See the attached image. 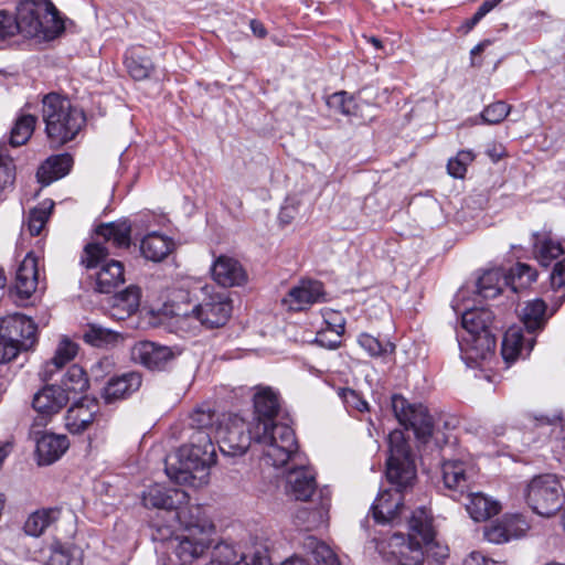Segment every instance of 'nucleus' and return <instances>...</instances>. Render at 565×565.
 Masks as SVG:
<instances>
[{"instance_id": "f257e3e1", "label": "nucleus", "mask_w": 565, "mask_h": 565, "mask_svg": "<svg viewBox=\"0 0 565 565\" xmlns=\"http://www.w3.org/2000/svg\"><path fill=\"white\" fill-rule=\"evenodd\" d=\"M385 473L395 489L381 491L371 507V512L376 523L396 526L401 524L405 511L403 490L411 487L416 478L411 448L402 430H393L388 435Z\"/></svg>"}, {"instance_id": "f03ea898", "label": "nucleus", "mask_w": 565, "mask_h": 565, "mask_svg": "<svg viewBox=\"0 0 565 565\" xmlns=\"http://www.w3.org/2000/svg\"><path fill=\"white\" fill-rule=\"evenodd\" d=\"M175 457L178 465L168 462L166 466L170 479L178 483H206L209 469L216 462V449L211 434L194 431L190 443L180 447Z\"/></svg>"}, {"instance_id": "7ed1b4c3", "label": "nucleus", "mask_w": 565, "mask_h": 565, "mask_svg": "<svg viewBox=\"0 0 565 565\" xmlns=\"http://www.w3.org/2000/svg\"><path fill=\"white\" fill-rule=\"evenodd\" d=\"M494 316L488 308H472L461 316V324L467 334L459 342L461 359L475 367L480 361L493 356L495 337L492 333Z\"/></svg>"}, {"instance_id": "20e7f679", "label": "nucleus", "mask_w": 565, "mask_h": 565, "mask_svg": "<svg viewBox=\"0 0 565 565\" xmlns=\"http://www.w3.org/2000/svg\"><path fill=\"white\" fill-rule=\"evenodd\" d=\"M178 521L183 532L171 541V545L181 562H192L211 545L214 525L199 504L181 510Z\"/></svg>"}, {"instance_id": "39448f33", "label": "nucleus", "mask_w": 565, "mask_h": 565, "mask_svg": "<svg viewBox=\"0 0 565 565\" xmlns=\"http://www.w3.org/2000/svg\"><path fill=\"white\" fill-rule=\"evenodd\" d=\"M42 118L45 132L53 146L73 140L85 124L84 113L74 107L68 98L50 93L42 100Z\"/></svg>"}, {"instance_id": "423d86ee", "label": "nucleus", "mask_w": 565, "mask_h": 565, "mask_svg": "<svg viewBox=\"0 0 565 565\" xmlns=\"http://www.w3.org/2000/svg\"><path fill=\"white\" fill-rule=\"evenodd\" d=\"M17 33L52 40L64 31V22L50 0H24L18 7Z\"/></svg>"}, {"instance_id": "0eeeda50", "label": "nucleus", "mask_w": 565, "mask_h": 565, "mask_svg": "<svg viewBox=\"0 0 565 565\" xmlns=\"http://www.w3.org/2000/svg\"><path fill=\"white\" fill-rule=\"evenodd\" d=\"M254 441L260 446L262 461L274 468L284 467L297 456L298 444L294 430L284 424L255 430Z\"/></svg>"}, {"instance_id": "6e6552de", "label": "nucleus", "mask_w": 565, "mask_h": 565, "mask_svg": "<svg viewBox=\"0 0 565 565\" xmlns=\"http://www.w3.org/2000/svg\"><path fill=\"white\" fill-rule=\"evenodd\" d=\"M536 279V271L531 266L518 263L509 271L501 268L486 270L477 281V290L486 299L495 298L503 288L513 292L527 288Z\"/></svg>"}, {"instance_id": "1a4fd4ad", "label": "nucleus", "mask_w": 565, "mask_h": 565, "mask_svg": "<svg viewBox=\"0 0 565 565\" xmlns=\"http://www.w3.org/2000/svg\"><path fill=\"white\" fill-rule=\"evenodd\" d=\"M524 498L534 513L551 518L559 511L564 489L557 476L544 473L533 477L525 486Z\"/></svg>"}, {"instance_id": "9d476101", "label": "nucleus", "mask_w": 565, "mask_h": 565, "mask_svg": "<svg viewBox=\"0 0 565 565\" xmlns=\"http://www.w3.org/2000/svg\"><path fill=\"white\" fill-rule=\"evenodd\" d=\"M204 298L193 307L190 313H185L179 323L185 324L191 321L199 322L206 329H215L226 324L232 313V301L223 292L213 291V287L202 288Z\"/></svg>"}, {"instance_id": "9b49d317", "label": "nucleus", "mask_w": 565, "mask_h": 565, "mask_svg": "<svg viewBox=\"0 0 565 565\" xmlns=\"http://www.w3.org/2000/svg\"><path fill=\"white\" fill-rule=\"evenodd\" d=\"M96 234L103 237L105 243H89L85 246L81 263L86 268H94L106 259L109 252L105 244H111L116 248L129 247L131 225L127 220L110 222L99 225Z\"/></svg>"}, {"instance_id": "f8f14e48", "label": "nucleus", "mask_w": 565, "mask_h": 565, "mask_svg": "<svg viewBox=\"0 0 565 565\" xmlns=\"http://www.w3.org/2000/svg\"><path fill=\"white\" fill-rule=\"evenodd\" d=\"M255 425L238 415H223L216 428L218 447L226 456L244 455L254 440Z\"/></svg>"}, {"instance_id": "ddd939ff", "label": "nucleus", "mask_w": 565, "mask_h": 565, "mask_svg": "<svg viewBox=\"0 0 565 565\" xmlns=\"http://www.w3.org/2000/svg\"><path fill=\"white\" fill-rule=\"evenodd\" d=\"M408 531L423 542L424 565H445L449 557L448 546L434 541L433 516L424 507L412 512L407 521Z\"/></svg>"}, {"instance_id": "4468645a", "label": "nucleus", "mask_w": 565, "mask_h": 565, "mask_svg": "<svg viewBox=\"0 0 565 565\" xmlns=\"http://www.w3.org/2000/svg\"><path fill=\"white\" fill-rule=\"evenodd\" d=\"M392 408L398 423L412 429L418 441L426 444L434 434L435 424L423 404H411L401 395H393Z\"/></svg>"}, {"instance_id": "2eb2a0df", "label": "nucleus", "mask_w": 565, "mask_h": 565, "mask_svg": "<svg viewBox=\"0 0 565 565\" xmlns=\"http://www.w3.org/2000/svg\"><path fill=\"white\" fill-rule=\"evenodd\" d=\"M377 550L391 565H424V551L418 535L408 532V541L399 533L393 534L387 542L377 543Z\"/></svg>"}, {"instance_id": "dca6fc26", "label": "nucleus", "mask_w": 565, "mask_h": 565, "mask_svg": "<svg viewBox=\"0 0 565 565\" xmlns=\"http://www.w3.org/2000/svg\"><path fill=\"white\" fill-rule=\"evenodd\" d=\"M141 501L147 509L175 511L177 520L181 510H188L193 505L189 504V494L184 490L168 488L159 483L151 484L143 490Z\"/></svg>"}, {"instance_id": "f3484780", "label": "nucleus", "mask_w": 565, "mask_h": 565, "mask_svg": "<svg viewBox=\"0 0 565 565\" xmlns=\"http://www.w3.org/2000/svg\"><path fill=\"white\" fill-rule=\"evenodd\" d=\"M68 394L58 385H46L35 393L32 406L38 413L34 426H46L50 419L66 406Z\"/></svg>"}, {"instance_id": "a211bd4d", "label": "nucleus", "mask_w": 565, "mask_h": 565, "mask_svg": "<svg viewBox=\"0 0 565 565\" xmlns=\"http://www.w3.org/2000/svg\"><path fill=\"white\" fill-rule=\"evenodd\" d=\"M170 347L152 341H139L130 350L131 360L152 371L164 370L177 356Z\"/></svg>"}, {"instance_id": "6ab92c4d", "label": "nucleus", "mask_w": 565, "mask_h": 565, "mask_svg": "<svg viewBox=\"0 0 565 565\" xmlns=\"http://www.w3.org/2000/svg\"><path fill=\"white\" fill-rule=\"evenodd\" d=\"M0 332L17 342L24 351L36 342V326L22 313H13L0 320Z\"/></svg>"}, {"instance_id": "aec40b11", "label": "nucleus", "mask_w": 565, "mask_h": 565, "mask_svg": "<svg viewBox=\"0 0 565 565\" xmlns=\"http://www.w3.org/2000/svg\"><path fill=\"white\" fill-rule=\"evenodd\" d=\"M13 288L21 300L29 299L39 290L45 289V282L40 279L38 259L33 253H28L19 265Z\"/></svg>"}, {"instance_id": "412c9836", "label": "nucleus", "mask_w": 565, "mask_h": 565, "mask_svg": "<svg viewBox=\"0 0 565 565\" xmlns=\"http://www.w3.org/2000/svg\"><path fill=\"white\" fill-rule=\"evenodd\" d=\"M280 408L279 395L271 387H258L254 395L255 430L266 431L267 427L278 425L275 419Z\"/></svg>"}, {"instance_id": "4be33fe9", "label": "nucleus", "mask_w": 565, "mask_h": 565, "mask_svg": "<svg viewBox=\"0 0 565 565\" xmlns=\"http://www.w3.org/2000/svg\"><path fill=\"white\" fill-rule=\"evenodd\" d=\"M324 300V290L320 281L302 280L292 287L282 298V305L289 311H302L313 303Z\"/></svg>"}, {"instance_id": "5701e85b", "label": "nucleus", "mask_w": 565, "mask_h": 565, "mask_svg": "<svg viewBox=\"0 0 565 565\" xmlns=\"http://www.w3.org/2000/svg\"><path fill=\"white\" fill-rule=\"evenodd\" d=\"M98 414L99 405L95 399L82 398L66 411L65 428L71 434H82L96 420Z\"/></svg>"}, {"instance_id": "b1692460", "label": "nucleus", "mask_w": 565, "mask_h": 565, "mask_svg": "<svg viewBox=\"0 0 565 565\" xmlns=\"http://www.w3.org/2000/svg\"><path fill=\"white\" fill-rule=\"evenodd\" d=\"M443 480L445 487L452 491V498L460 501L470 491L472 471L459 460H449L443 465Z\"/></svg>"}, {"instance_id": "393cba45", "label": "nucleus", "mask_w": 565, "mask_h": 565, "mask_svg": "<svg viewBox=\"0 0 565 565\" xmlns=\"http://www.w3.org/2000/svg\"><path fill=\"white\" fill-rule=\"evenodd\" d=\"M211 273L213 280L222 287L242 286L247 280V274L242 264L225 255L214 260Z\"/></svg>"}, {"instance_id": "a878e982", "label": "nucleus", "mask_w": 565, "mask_h": 565, "mask_svg": "<svg viewBox=\"0 0 565 565\" xmlns=\"http://www.w3.org/2000/svg\"><path fill=\"white\" fill-rule=\"evenodd\" d=\"M70 441L65 435L45 433L36 438L35 456L39 466H50L57 461L68 449Z\"/></svg>"}, {"instance_id": "bb28decb", "label": "nucleus", "mask_w": 565, "mask_h": 565, "mask_svg": "<svg viewBox=\"0 0 565 565\" xmlns=\"http://www.w3.org/2000/svg\"><path fill=\"white\" fill-rule=\"evenodd\" d=\"M535 343L533 337L524 338L521 328L510 327L503 337L501 353L505 362H514L519 358L529 356Z\"/></svg>"}, {"instance_id": "cd10ccee", "label": "nucleus", "mask_w": 565, "mask_h": 565, "mask_svg": "<svg viewBox=\"0 0 565 565\" xmlns=\"http://www.w3.org/2000/svg\"><path fill=\"white\" fill-rule=\"evenodd\" d=\"M286 491L296 500L307 501L317 491L316 476L307 467L294 469L287 476Z\"/></svg>"}, {"instance_id": "c85d7f7f", "label": "nucleus", "mask_w": 565, "mask_h": 565, "mask_svg": "<svg viewBox=\"0 0 565 565\" xmlns=\"http://www.w3.org/2000/svg\"><path fill=\"white\" fill-rule=\"evenodd\" d=\"M78 345L67 338H63L54 352L52 359L46 361L39 372L42 381H50L56 372L62 370L67 363H70L77 354Z\"/></svg>"}, {"instance_id": "c756f323", "label": "nucleus", "mask_w": 565, "mask_h": 565, "mask_svg": "<svg viewBox=\"0 0 565 565\" xmlns=\"http://www.w3.org/2000/svg\"><path fill=\"white\" fill-rule=\"evenodd\" d=\"M141 289L130 285L125 290L111 297L109 315L113 319L125 320L134 315L140 305Z\"/></svg>"}, {"instance_id": "7c9ffc66", "label": "nucleus", "mask_w": 565, "mask_h": 565, "mask_svg": "<svg viewBox=\"0 0 565 565\" xmlns=\"http://www.w3.org/2000/svg\"><path fill=\"white\" fill-rule=\"evenodd\" d=\"M141 385V375L138 372H128L113 377L104 388L103 397L107 403L126 398Z\"/></svg>"}, {"instance_id": "2f4dec72", "label": "nucleus", "mask_w": 565, "mask_h": 565, "mask_svg": "<svg viewBox=\"0 0 565 565\" xmlns=\"http://www.w3.org/2000/svg\"><path fill=\"white\" fill-rule=\"evenodd\" d=\"M467 499L466 510L476 522L487 521L500 512V503L481 492L468 491Z\"/></svg>"}, {"instance_id": "473e14b6", "label": "nucleus", "mask_w": 565, "mask_h": 565, "mask_svg": "<svg viewBox=\"0 0 565 565\" xmlns=\"http://www.w3.org/2000/svg\"><path fill=\"white\" fill-rule=\"evenodd\" d=\"M73 159L70 154H57L47 158L38 169L36 178L43 185L65 177L72 167Z\"/></svg>"}, {"instance_id": "72a5a7b5", "label": "nucleus", "mask_w": 565, "mask_h": 565, "mask_svg": "<svg viewBox=\"0 0 565 565\" xmlns=\"http://www.w3.org/2000/svg\"><path fill=\"white\" fill-rule=\"evenodd\" d=\"M320 505L319 508L310 511L307 508L298 511L296 519L305 530H313L324 524L328 520V512L330 507V491L328 488L319 490Z\"/></svg>"}, {"instance_id": "f704fd0d", "label": "nucleus", "mask_w": 565, "mask_h": 565, "mask_svg": "<svg viewBox=\"0 0 565 565\" xmlns=\"http://www.w3.org/2000/svg\"><path fill=\"white\" fill-rule=\"evenodd\" d=\"M172 241L159 233L146 235L140 244V250L145 258L152 262H160L172 250Z\"/></svg>"}, {"instance_id": "c9c22d12", "label": "nucleus", "mask_w": 565, "mask_h": 565, "mask_svg": "<svg viewBox=\"0 0 565 565\" xmlns=\"http://www.w3.org/2000/svg\"><path fill=\"white\" fill-rule=\"evenodd\" d=\"M519 316L529 333L541 330L546 322V303L542 299H533L519 309Z\"/></svg>"}, {"instance_id": "e433bc0d", "label": "nucleus", "mask_w": 565, "mask_h": 565, "mask_svg": "<svg viewBox=\"0 0 565 565\" xmlns=\"http://www.w3.org/2000/svg\"><path fill=\"white\" fill-rule=\"evenodd\" d=\"M125 280L124 266L118 260L106 262L96 276V290L99 292H111Z\"/></svg>"}, {"instance_id": "4c0bfd02", "label": "nucleus", "mask_w": 565, "mask_h": 565, "mask_svg": "<svg viewBox=\"0 0 565 565\" xmlns=\"http://www.w3.org/2000/svg\"><path fill=\"white\" fill-rule=\"evenodd\" d=\"M61 515L57 508L41 509L29 515L24 523V532L34 537L41 536L44 531L55 523Z\"/></svg>"}, {"instance_id": "58836bf2", "label": "nucleus", "mask_w": 565, "mask_h": 565, "mask_svg": "<svg viewBox=\"0 0 565 565\" xmlns=\"http://www.w3.org/2000/svg\"><path fill=\"white\" fill-rule=\"evenodd\" d=\"M303 548L312 556L317 565H339L338 556L331 547L315 536L305 539Z\"/></svg>"}, {"instance_id": "ea45409f", "label": "nucleus", "mask_w": 565, "mask_h": 565, "mask_svg": "<svg viewBox=\"0 0 565 565\" xmlns=\"http://www.w3.org/2000/svg\"><path fill=\"white\" fill-rule=\"evenodd\" d=\"M36 124L33 115H21L17 118L10 132V145L19 147L24 145L32 136Z\"/></svg>"}, {"instance_id": "a19ab883", "label": "nucleus", "mask_w": 565, "mask_h": 565, "mask_svg": "<svg viewBox=\"0 0 565 565\" xmlns=\"http://www.w3.org/2000/svg\"><path fill=\"white\" fill-rule=\"evenodd\" d=\"M88 386L89 382L85 371L83 367L74 364L63 376L61 387L68 394V392L84 393L87 391Z\"/></svg>"}, {"instance_id": "79ce46f5", "label": "nucleus", "mask_w": 565, "mask_h": 565, "mask_svg": "<svg viewBox=\"0 0 565 565\" xmlns=\"http://www.w3.org/2000/svg\"><path fill=\"white\" fill-rule=\"evenodd\" d=\"M119 339L120 334L118 332L98 324H89L84 333V340L94 347L115 344Z\"/></svg>"}, {"instance_id": "37998d69", "label": "nucleus", "mask_w": 565, "mask_h": 565, "mask_svg": "<svg viewBox=\"0 0 565 565\" xmlns=\"http://www.w3.org/2000/svg\"><path fill=\"white\" fill-rule=\"evenodd\" d=\"M535 254L540 264L547 267L554 259L563 254V247L561 243L545 237L536 242Z\"/></svg>"}, {"instance_id": "c03bdc74", "label": "nucleus", "mask_w": 565, "mask_h": 565, "mask_svg": "<svg viewBox=\"0 0 565 565\" xmlns=\"http://www.w3.org/2000/svg\"><path fill=\"white\" fill-rule=\"evenodd\" d=\"M15 181V166L13 160L0 151V201L12 191Z\"/></svg>"}, {"instance_id": "a18cd8bd", "label": "nucleus", "mask_w": 565, "mask_h": 565, "mask_svg": "<svg viewBox=\"0 0 565 565\" xmlns=\"http://www.w3.org/2000/svg\"><path fill=\"white\" fill-rule=\"evenodd\" d=\"M190 420L194 431L204 430L211 434L214 423L220 418L211 408L199 407L191 414Z\"/></svg>"}, {"instance_id": "49530a36", "label": "nucleus", "mask_w": 565, "mask_h": 565, "mask_svg": "<svg viewBox=\"0 0 565 565\" xmlns=\"http://www.w3.org/2000/svg\"><path fill=\"white\" fill-rule=\"evenodd\" d=\"M329 107L335 109L337 111L345 115V116H354L356 115V104L354 98L350 96L347 92H338L332 94L328 98Z\"/></svg>"}, {"instance_id": "de8ad7c7", "label": "nucleus", "mask_w": 565, "mask_h": 565, "mask_svg": "<svg viewBox=\"0 0 565 565\" xmlns=\"http://www.w3.org/2000/svg\"><path fill=\"white\" fill-rule=\"evenodd\" d=\"M475 160V153L470 150L459 151L455 158L448 160L447 169L451 177L463 178L467 167Z\"/></svg>"}, {"instance_id": "09e8293b", "label": "nucleus", "mask_w": 565, "mask_h": 565, "mask_svg": "<svg viewBox=\"0 0 565 565\" xmlns=\"http://www.w3.org/2000/svg\"><path fill=\"white\" fill-rule=\"evenodd\" d=\"M338 395L349 412L358 411L364 413L369 411V403L356 391L342 387L338 390Z\"/></svg>"}, {"instance_id": "8fccbe9b", "label": "nucleus", "mask_w": 565, "mask_h": 565, "mask_svg": "<svg viewBox=\"0 0 565 565\" xmlns=\"http://www.w3.org/2000/svg\"><path fill=\"white\" fill-rule=\"evenodd\" d=\"M359 344L371 356H380L382 354L392 353L395 347L392 343L383 345L379 339L371 334L362 333L358 339Z\"/></svg>"}, {"instance_id": "3c124183", "label": "nucleus", "mask_w": 565, "mask_h": 565, "mask_svg": "<svg viewBox=\"0 0 565 565\" xmlns=\"http://www.w3.org/2000/svg\"><path fill=\"white\" fill-rule=\"evenodd\" d=\"M52 207L53 203H51L49 207H35L30 211L25 224L31 235L34 236L41 233L49 220L50 210Z\"/></svg>"}, {"instance_id": "603ef678", "label": "nucleus", "mask_w": 565, "mask_h": 565, "mask_svg": "<svg viewBox=\"0 0 565 565\" xmlns=\"http://www.w3.org/2000/svg\"><path fill=\"white\" fill-rule=\"evenodd\" d=\"M337 316L338 319L334 320L333 323L326 318V322L330 326L331 330L335 333L337 338H340L341 334L344 332V319L340 317L338 313H333ZM326 332H319L315 339V342L319 345L327 348V349H335L340 344V340H326Z\"/></svg>"}, {"instance_id": "864d4df0", "label": "nucleus", "mask_w": 565, "mask_h": 565, "mask_svg": "<svg viewBox=\"0 0 565 565\" xmlns=\"http://www.w3.org/2000/svg\"><path fill=\"white\" fill-rule=\"evenodd\" d=\"M510 113V106L504 102H497L488 107L481 114V117L487 124H499Z\"/></svg>"}, {"instance_id": "5fc2aeb1", "label": "nucleus", "mask_w": 565, "mask_h": 565, "mask_svg": "<svg viewBox=\"0 0 565 565\" xmlns=\"http://www.w3.org/2000/svg\"><path fill=\"white\" fill-rule=\"evenodd\" d=\"M504 522L510 540L523 536L530 529L526 520L520 514L505 515Z\"/></svg>"}, {"instance_id": "6e6d98bb", "label": "nucleus", "mask_w": 565, "mask_h": 565, "mask_svg": "<svg viewBox=\"0 0 565 565\" xmlns=\"http://www.w3.org/2000/svg\"><path fill=\"white\" fill-rule=\"evenodd\" d=\"M483 535L488 542L493 544H502L509 542L510 539L508 536L504 516L500 521L486 526Z\"/></svg>"}, {"instance_id": "4d7b16f0", "label": "nucleus", "mask_w": 565, "mask_h": 565, "mask_svg": "<svg viewBox=\"0 0 565 565\" xmlns=\"http://www.w3.org/2000/svg\"><path fill=\"white\" fill-rule=\"evenodd\" d=\"M126 66L130 76L137 81L149 77L152 71L151 63L146 60L139 61L136 58H127Z\"/></svg>"}, {"instance_id": "13d9d810", "label": "nucleus", "mask_w": 565, "mask_h": 565, "mask_svg": "<svg viewBox=\"0 0 565 565\" xmlns=\"http://www.w3.org/2000/svg\"><path fill=\"white\" fill-rule=\"evenodd\" d=\"M20 351L24 350L17 342L0 332V363L12 361Z\"/></svg>"}, {"instance_id": "bf43d9fd", "label": "nucleus", "mask_w": 565, "mask_h": 565, "mask_svg": "<svg viewBox=\"0 0 565 565\" xmlns=\"http://www.w3.org/2000/svg\"><path fill=\"white\" fill-rule=\"evenodd\" d=\"M70 550L64 547L60 542L52 544L46 565H70Z\"/></svg>"}, {"instance_id": "052dcab7", "label": "nucleus", "mask_w": 565, "mask_h": 565, "mask_svg": "<svg viewBox=\"0 0 565 565\" xmlns=\"http://www.w3.org/2000/svg\"><path fill=\"white\" fill-rule=\"evenodd\" d=\"M233 565H271L269 557L264 548H256L252 553H244L241 561Z\"/></svg>"}, {"instance_id": "680f3d73", "label": "nucleus", "mask_w": 565, "mask_h": 565, "mask_svg": "<svg viewBox=\"0 0 565 565\" xmlns=\"http://www.w3.org/2000/svg\"><path fill=\"white\" fill-rule=\"evenodd\" d=\"M17 34V23L12 14L0 10V40L11 38Z\"/></svg>"}, {"instance_id": "e2e57ef3", "label": "nucleus", "mask_w": 565, "mask_h": 565, "mask_svg": "<svg viewBox=\"0 0 565 565\" xmlns=\"http://www.w3.org/2000/svg\"><path fill=\"white\" fill-rule=\"evenodd\" d=\"M114 369V362L110 358H103L92 366V374L95 380H103Z\"/></svg>"}, {"instance_id": "0e129e2a", "label": "nucleus", "mask_w": 565, "mask_h": 565, "mask_svg": "<svg viewBox=\"0 0 565 565\" xmlns=\"http://www.w3.org/2000/svg\"><path fill=\"white\" fill-rule=\"evenodd\" d=\"M551 284L555 289H563L565 296V258L555 264L551 274Z\"/></svg>"}, {"instance_id": "69168bd1", "label": "nucleus", "mask_w": 565, "mask_h": 565, "mask_svg": "<svg viewBox=\"0 0 565 565\" xmlns=\"http://www.w3.org/2000/svg\"><path fill=\"white\" fill-rule=\"evenodd\" d=\"M297 210L294 205H284L279 212L278 220L280 224L288 225L295 218Z\"/></svg>"}, {"instance_id": "338daca9", "label": "nucleus", "mask_w": 565, "mask_h": 565, "mask_svg": "<svg viewBox=\"0 0 565 565\" xmlns=\"http://www.w3.org/2000/svg\"><path fill=\"white\" fill-rule=\"evenodd\" d=\"M489 557L481 552L473 551L463 559V565H487Z\"/></svg>"}, {"instance_id": "774afa93", "label": "nucleus", "mask_w": 565, "mask_h": 565, "mask_svg": "<svg viewBox=\"0 0 565 565\" xmlns=\"http://www.w3.org/2000/svg\"><path fill=\"white\" fill-rule=\"evenodd\" d=\"M501 0H488L484 1L476 11L477 19H482L487 13H489L495 6L500 3Z\"/></svg>"}]
</instances>
